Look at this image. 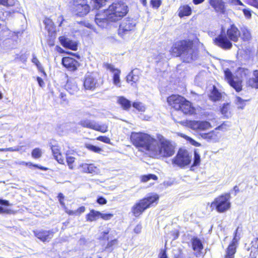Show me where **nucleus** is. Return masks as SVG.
<instances>
[{
	"mask_svg": "<svg viewBox=\"0 0 258 258\" xmlns=\"http://www.w3.org/2000/svg\"><path fill=\"white\" fill-rule=\"evenodd\" d=\"M241 37V32L239 28L232 24L227 28L226 32H221L213 42L215 45L224 50H229L233 46L232 42H237Z\"/></svg>",
	"mask_w": 258,
	"mask_h": 258,
	"instance_id": "obj_1",
	"label": "nucleus"
},
{
	"mask_svg": "<svg viewBox=\"0 0 258 258\" xmlns=\"http://www.w3.org/2000/svg\"><path fill=\"white\" fill-rule=\"evenodd\" d=\"M195 44L192 39H181L174 42L169 50L174 57L182 56L185 58L193 59Z\"/></svg>",
	"mask_w": 258,
	"mask_h": 258,
	"instance_id": "obj_2",
	"label": "nucleus"
},
{
	"mask_svg": "<svg viewBox=\"0 0 258 258\" xmlns=\"http://www.w3.org/2000/svg\"><path fill=\"white\" fill-rule=\"evenodd\" d=\"M167 102L169 106L184 115H195L197 114V109L192 103L181 95L172 94L167 98Z\"/></svg>",
	"mask_w": 258,
	"mask_h": 258,
	"instance_id": "obj_3",
	"label": "nucleus"
},
{
	"mask_svg": "<svg viewBox=\"0 0 258 258\" xmlns=\"http://www.w3.org/2000/svg\"><path fill=\"white\" fill-rule=\"evenodd\" d=\"M130 142L139 151L147 152L150 155L156 139L143 132H132Z\"/></svg>",
	"mask_w": 258,
	"mask_h": 258,
	"instance_id": "obj_4",
	"label": "nucleus"
},
{
	"mask_svg": "<svg viewBox=\"0 0 258 258\" xmlns=\"http://www.w3.org/2000/svg\"><path fill=\"white\" fill-rule=\"evenodd\" d=\"M175 153V148L169 140L161 138L153 146L150 156L159 159L161 158H169Z\"/></svg>",
	"mask_w": 258,
	"mask_h": 258,
	"instance_id": "obj_5",
	"label": "nucleus"
},
{
	"mask_svg": "<svg viewBox=\"0 0 258 258\" xmlns=\"http://www.w3.org/2000/svg\"><path fill=\"white\" fill-rule=\"evenodd\" d=\"M159 196L157 194H151L135 203L131 208V213L135 217L139 218L148 209L157 205Z\"/></svg>",
	"mask_w": 258,
	"mask_h": 258,
	"instance_id": "obj_6",
	"label": "nucleus"
},
{
	"mask_svg": "<svg viewBox=\"0 0 258 258\" xmlns=\"http://www.w3.org/2000/svg\"><path fill=\"white\" fill-rule=\"evenodd\" d=\"M239 77L241 79H234V76L229 69L224 70V78L229 85L232 87L237 92H239L242 90V79H247L250 75V71L244 68H239L238 70Z\"/></svg>",
	"mask_w": 258,
	"mask_h": 258,
	"instance_id": "obj_7",
	"label": "nucleus"
},
{
	"mask_svg": "<svg viewBox=\"0 0 258 258\" xmlns=\"http://www.w3.org/2000/svg\"><path fill=\"white\" fill-rule=\"evenodd\" d=\"M128 12V7L121 2L113 3L108 8L104 10V13H108L109 17L113 22H116L122 19Z\"/></svg>",
	"mask_w": 258,
	"mask_h": 258,
	"instance_id": "obj_8",
	"label": "nucleus"
},
{
	"mask_svg": "<svg viewBox=\"0 0 258 258\" xmlns=\"http://www.w3.org/2000/svg\"><path fill=\"white\" fill-rule=\"evenodd\" d=\"M230 194L225 193L216 197L210 203V207L212 211H216L218 213H224L229 210L231 207Z\"/></svg>",
	"mask_w": 258,
	"mask_h": 258,
	"instance_id": "obj_9",
	"label": "nucleus"
},
{
	"mask_svg": "<svg viewBox=\"0 0 258 258\" xmlns=\"http://www.w3.org/2000/svg\"><path fill=\"white\" fill-rule=\"evenodd\" d=\"M71 13L78 17H83L91 11L88 0H71L70 2Z\"/></svg>",
	"mask_w": 258,
	"mask_h": 258,
	"instance_id": "obj_10",
	"label": "nucleus"
},
{
	"mask_svg": "<svg viewBox=\"0 0 258 258\" xmlns=\"http://www.w3.org/2000/svg\"><path fill=\"white\" fill-rule=\"evenodd\" d=\"M171 116L175 122H179L182 125L185 124L194 131H203L212 127L210 122L206 120H186L185 121H182L179 120L176 114L172 113Z\"/></svg>",
	"mask_w": 258,
	"mask_h": 258,
	"instance_id": "obj_11",
	"label": "nucleus"
},
{
	"mask_svg": "<svg viewBox=\"0 0 258 258\" xmlns=\"http://www.w3.org/2000/svg\"><path fill=\"white\" fill-rule=\"evenodd\" d=\"M227 121H224L220 125L214 128V130L207 133H202L201 137L209 142H217L222 136L220 132H223L226 131L228 127Z\"/></svg>",
	"mask_w": 258,
	"mask_h": 258,
	"instance_id": "obj_12",
	"label": "nucleus"
},
{
	"mask_svg": "<svg viewBox=\"0 0 258 258\" xmlns=\"http://www.w3.org/2000/svg\"><path fill=\"white\" fill-rule=\"evenodd\" d=\"M172 163L183 168L189 165L191 161V157L188 152L185 149H179L176 155L172 158Z\"/></svg>",
	"mask_w": 258,
	"mask_h": 258,
	"instance_id": "obj_13",
	"label": "nucleus"
},
{
	"mask_svg": "<svg viewBox=\"0 0 258 258\" xmlns=\"http://www.w3.org/2000/svg\"><path fill=\"white\" fill-rule=\"evenodd\" d=\"M103 83V78L97 77L92 73L85 75L83 79V86L85 90L94 91L102 85Z\"/></svg>",
	"mask_w": 258,
	"mask_h": 258,
	"instance_id": "obj_14",
	"label": "nucleus"
},
{
	"mask_svg": "<svg viewBox=\"0 0 258 258\" xmlns=\"http://www.w3.org/2000/svg\"><path fill=\"white\" fill-rule=\"evenodd\" d=\"M79 124L83 127L90 128L101 133H105L108 131V124L106 123L99 124L94 120L83 119L80 121Z\"/></svg>",
	"mask_w": 258,
	"mask_h": 258,
	"instance_id": "obj_15",
	"label": "nucleus"
},
{
	"mask_svg": "<svg viewBox=\"0 0 258 258\" xmlns=\"http://www.w3.org/2000/svg\"><path fill=\"white\" fill-rule=\"evenodd\" d=\"M136 23L133 19L126 18L120 24L118 29V34L123 37L135 29Z\"/></svg>",
	"mask_w": 258,
	"mask_h": 258,
	"instance_id": "obj_16",
	"label": "nucleus"
},
{
	"mask_svg": "<svg viewBox=\"0 0 258 258\" xmlns=\"http://www.w3.org/2000/svg\"><path fill=\"white\" fill-rule=\"evenodd\" d=\"M62 66L68 71L74 72L80 66V62L72 56H64L61 59Z\"/></svg>",
	"mask_w": 258,
	"mask_h": 258,
	"instance_id": "obj_17",
	"label": "nucleus"
},
{
	"mask_svg": "<svg viewBox=\"0 0 258 258\" xmlns=\"http://www.w3.org/2000/svg\"><path fill=\"white\" fill-rule=\"evenodd\" d=\"M191 247L194 254L196 257L203 256L204 245L201 240L198 237L194 236L190 240Z\"/></svg>",
	"mask_w": 258,
	"mask_h": 258,
	"instance_id": "obj_18",
	"label": "nucleus"
},
{
	"mask_svg": "<svg viewBox=\"0 0 258 258\" xmlns=\"http://www.w3.org/2000/svg\"><path fill=\"white\" fill-rule=\"evenodd\" d=\"M33 233L41 241L48 242L53 238L54 233L52 230L36 229L33 231Z\"/></svg>",
	"mask_w": 258,
	"mask_h": 258,
	"instance_id": "obj_19",
	"label": "nucleus"
},
{
	"mask_svg": "<svg viewBox=\"0 0 258 258\" xmlns=\"http://www.w3.org/2000/svg\"><path fill=\"white\" fill-rule=\"evenodd\" d=\"M103 67L107 70L110 71L113 73L112 75V82L114 85L120 87V76L121 71L119 69L115 68L113 64L109 63H104Z\"/></svg>",
	"mask_w": 258,
	"mask_h": 258,
	"instance_id": "obj_20",
	"label": "nucleus"
},
{
	"mask_svg": "<svg viewBox=\"0 0 258 258\" xmlns=\"http://www.w3.org/2000/svg\"><path fill=\"white\" fill-rule=\"evenodd\" d=\"M209 3L216 13L220 14L226 13L225 3L223 0H209Z\"/></svg>",
	"mask_w": 258,
	"mask_h": 258,
	"instance_id": "obj_21",
	"label": "nucleus"
},
{
	"mask_svg": "<svg viewBox=\"0 0 258 258\" xmlns=\"http://www.w3.org/2000/svg\"><path fill=\"white\" fill-rule=\"evenodd\" d=\"M105 14H97L95 17L96 23L101 27L106 26L109 23L113 22L112 21L109 19V15L108 13H104Z\"/></svg>",
	"mask_w": 258,
	"mask_h": 258,
	"instance_id": "obj_22",
	"label": "nucleus"
},
{
	"mask_svg": "<svg viewBox=\"0 0 258 258\" xmlns=\"http://www.w3.org/2000/svg\"><path fill=\"white\" fill-rule=\"evenodd\" d=\"M58 40L63 47L75 51L77 50L78 46L77 43L66 38L65 36H61L59 37Z\"/></svg>",
	"mask_w": 258,
	"mask_h": 258,
	"instance_id": "obj_23",
	"label": "nucleus"
},
{
	"mask_svg": "<svg viewBox=\"0 0 258 258\" xmlns=\"http://www.w3.org/2000/svg\"><path fill=\"white\" fill-rule=\"evenodd\" d=\"M238 245L230 242L225 249L223 258H235Z\"/></svg>",
	"mask_w": 258,
	"mask_h": 258,
	"instance_id": "obj_24",
	"label": "nucleus"
},
{
	"mask_svg": "<svg viewBox=\"0 0 258 258\" xmlns=\"http://www.w3.org/2000/svg\"><path fill=\"white\" fill-rule=\"evenodd\" d=\"M51 149L54 159L60 164H64V159L61 152L60 148L58 146L53 145Z\"/></svg>",
	"mask_w": 258,
	"mask_h": 258,
	"instance_id": "obj_25",
	"label": "nucleus"
},
{
	"mask_svg": "<svg viewBox=\"0 0 258 258\" xmlns=\"http://www.w3.org/2000/svg\"><path fill=\"white\" fill-rule=\"evenodd\" d=\"M126 82L134 86L137 84L140 79V74L137 69L132 70L126 77Z\"/></svg>",
	"mask_w": 258,
	"mask_h": 258,
	"instance_id": "obj_26",
	"label": "nucleus"
},
{
	"mask_svg": "<svg viewBox=\"0 0 258 258\" xmlns=\"http://www.w3.org/2000/svg\"><path fill=\"white\" fill-rule=\"evenodd\" d=\"M192 12L191 8L187 4L180 5L177 11L178 16L180 18L190 16Z\"/></svg>",
	"mask_w": 258,
	"mask_h": 258,
	"instance_id": "obj_27",
	"label": "nucleus"
},
{
	"mask_svg": "<svg viewBox=\"0 0 258 258\" xmlns=\"http://www.w3.org/2000/svg\"><path fill=\"white\" fill-rule=\"evenodd\" d=\"M117 102L121 108L125 111H128L132 107L131 101L123 96L118 97Z\"/></svg>",
	"mask_w": 258,
	"mask_h": 258,
	"instance_id": "obj_28",
	"label": "nucleus"
},
{
	"mask_svg": "<svg viewBox=\"0 0 258 258\" xmlns=\"http://www.w3.org/2000/svg\"><path fill=\"white\" fill-rule=\"evenodd\" d=\"M44 24L45 25V29L50 34H55V26L52 20L49 17H45L43 21Z\"/></svg>",
	"mask_w": 258,
	"mask_h": 258,
	"instance_id": "obj_29",
	"label": "nucleus"
},
{
	"mask_svg": "<svg viewBox=\"0 0 258 258\" xmlns=\"http://www.w3.org/2000/svg\"><path fill=\"white\" fill-rule=\"evenodd\" d=\"M100 217V211L91 209L90 212L86 215V220L87 222H93L97 220Z\"/></svg>",
	"mask_w": 258,
	"mask_h": 258,
	"instance_id": "obj_30",
	"label": "nucleus"
},
{
	"mask_svg": "<svg viewBox=\"0 0 258 258\" xmlns=\"http://www.w3.org/2000/svg\"><path fill=\"white\" fill-rule=\"evenodd\" d=\"M220 112L224 118H229L232 115V110L230 103H224L220 108Z\"/></svg>",
	"mask_w": 258,
	"mask_h": 258,
	"instance_id": "obj_31",
	"label": "nucleus"
},
{
	"mask_svg": "<svg viewBox=\"0 0 258 258\" xmlns=\"http://www.w3.org/2000/svg\"><path fill=\"white\" fill-rule=\"evenodd\" d=\"M64 155L67 164L69 169H74L75 166V157L72 155V154L69 151H67Z\"/></svg>",
	"mask_w": 258,
	"mask_h": 258,
	"instance_id": "obj_32",
	"label": "nucleus"
},
{
	"mask_svg": "<svg viewBox=\"0 0 258 258\" xmlns=\"http://www.w3.org/2000/svg\"><path fill=\"white\" fill-rule=\"evenodd\" d=\"M209 98L211 100L214 102L219 101L222 98L221 93L214 85L212 87V89L209 95Z\"/></svg>",
	"mask_w": 258,
	"mask_h": 258,
	"instance_id": "obj_33",
	"label": "nucleus"
},
{
	"mask_svg": "<svg viewBox=\"0 0 258 258\" xmlns=\"http://www.w3.org/2000/svg\"><path fill=\"white\" fill-rule=\"evenodd\" d=\"M241 38L243 41H249L251 39V34L249 30L246 27L240 28Z\"/></svg>",
	"mask_w": 258,
	"mask_h": 258,
	"instance_id": "obj_34",
	"label": "nucleus"
},
{
	"mask_svg": "<svg viewBox=\"0 0 258 258\" xmlns=\"http://www.w3.org/2000/svg\"><path fill=\"white\" fill-rule=\"evenodd\" d=\"M80 166L82 171L85 173H92L97 170V167L93 164L82 163Z\"/></svg>",
	"mask_w": 258,
	"mask_h": 258,
	"instance_id": "obj_35",
	"label": "nucleus"
},
{
	"mask_svg": "<svg viewBox=\"0 0 258 258\" xmlns=\"http://www.w3.org/2000/svg\"><path fill=\"white\" fill-rule=\"evenodd\" d=\"M253 78L248 79L246 82L247 85L252 88L258 89V70L253 71Z\"/></svg>",
	"mask_w": 258,
	"mask_h": 258,
	"instance_id": "obj_36",
	"label": "nucleus"
},
{
	"mask_svg": "<svg viewBox=\"0 0 258 258\" xmlns=\"http://www.w3.org/2000/svg\"><path fill=\"white\" fill-rule=\"evenodd\" d=\"M66 90L71 94H73L79 90L78 85L76 82L68 81L66 84Z\"/></svg>",
	"mask_w": 258,
	"mask_h": 258,
	"instance_id": "obj_37",
	"label": "nucleus"
},
{
	"mask_svg": "<svg viewBox=\"0 0 258 258\" xmlns=\"http://www.w3.org/2000/svg\"><path fill=\"white\" fill-rule=\"evenodd\" d=\"M64 208L65 209V212L69 216H80L81 214L83 213L86 210V208L83 206L79 207L75 211L68 210L66 207Z\"/></svg>",
	"mask_w": 258,
	"mask_h": 258,
	"instance_id": "obj_38",
	"label": "nucleus"
},
{
	"mask_svg": "<svg viewBox=\"0 0 258 258\" xmlns=\"http://www.w3.org/2000/svg\"><path fill=\"white\" fill-rule=\"evenodd\" d=\"M242 231V227L238 226L235 230L233 234V237L232 240L230 242L236 244H239V241L240 239V234Z\"/></svg>",
	"mask_w": 258,
	"mask_h": 258,
	"instance_id": "obj_39",
	"label": "nucleus"
},
{
	"mask_svg": "<svg viewBox=\"0 0 258 258\" xmlns=\"http://www.w3.org/2000/svg\"><path fill=\"white\" fill-rule=\"evenodd\" d=\"M9 206L10 203L8 201L0 199V214H10V210L4 208Z\"/></svg>",
	"mask_w": 258,
	"mask_h": 258,
	"instance_id": "obj_40",
	"label": "nucleus"
},
{
	"mask_svg": "<svg viewBox=\"0 0 258 258\" xmlns=\"http://www.w3.org/2000/svg\"><path fill=\"white\" fill-rule=\"evenodd\" d=\"M132 106L140 112H144L146 110V106L142 102L139 101L134 102L132 104Z\"/></svg>",
	"mask_w": 258,
	"mask_h": 258,
	"instance_id": "obj_41",
	"label": "nucleus"
},
{
	"mask_svg": "<svg viewBox=\"0 0 258 258\" xmlns=\"http://www.w3.org/2000/svg\"><path fill=\"white\" fill-rule=\"evenodd\" d=\"M152 179L154 180H157L158 177L154 174H148L146 175H143L140 177V180L142 182H146L149 180Z\"/></svg>",
	"mask_w": 258,
	"mask_h": 258,
	"instance_id": "obj_42",
	"label": "nucleus"
},
{
	"mask_svg": "<svg viewBox=\"0 0 258 258\" xmlns=\"http://www.w3.org/2000/svg\"><path fill=\"white\" fill-rule=\"evenodd\" d=\"M32 62L33 63H34L37 67L38 70L41 72L42 73V74L45 76L46 77V73L45 72L42 66H41L40 62H39V61L38 60V59H37V57L35 55H33V57L32 58V60H31Z\"/></svg>",
	"mask_w": 258,
	"mask_h": 258,
	"instance_id": "obj_43",
	"label": "nucleus"
},
{
	"mask_svg": "<svg viewBox=\"0 0 258 258\" xmlns=\"http://www.w3.org/2000/svg\"><path fill=\"white\" fill-rule=\"evenodd\" d=\"M85 147L89 151L95 153H100L103 151L101 148L90 144H86Z\"/></svg>",
	"mask_w": 258,
	"mask_h": 258,
	"instance_id": "obj_44",
	"label": "nucleus"
},
{
	"mask_svg": "<svg viewBox=\"0 0 258 258\" xmlns=\"http://www.w3.org/2000/svg\"><path fill=\"white\" fill-rule=\"evenodd\" d=\"M93 3V9L98 10L104 7L106 2V0H92Z\"/></svg>",
	"mask_w": 258,
	"mask_h": 258,
	"instance_id": "obj_45",
	"label": "nucleus"
},
{
	"mask_svg": "<svg viewBox=\"0 0 258 258\" xmlns=\"http://www.w3.org/2000/svg\"><path fill=\"white\" fill-rule=\"evenodd\" d=\"M31 156L33 159H37L40 158L42 156V152L39 148H35L31 151Z\"/></svg>",
	"mask_w": 258,
	"mask_h": 258,
	"instance_id": "obj_46",
	"label": "nucleus"
},
{
	"mask_svg": "<svg viewBox=\"0 0 258 258\" xmlns=\"http://www.w3.org/2000/svg\"><path fill=\"white\" fill-rule=\"evenodd\" d=\"M21 165H25L26 166H28L30 168L31 167H35L36 168H38L39 169L43 170V171H47L48 170V168L42 166L38 165V164H33L31 162H22L20 163Z\"/></svg>",
	"mask_w": 258,
	"mask_h": 258,
	"instance_id": "obj_47",
	"label": "nucleus"
},
{
	"mask_svg": "<svg viewBox=\"0 0 258 258\" xmlns=\"http://www.w3.org/2000/svg\"><path fill=\"white\" fill-rule=\"evenodd\" d=\"M17 2V0H0V5L6 7H12L14 6Z\"/></svg>",
	"mask_w": 258,
	"mask_h": 258,
	"instance_id": "obj_48",
	"label": "nucleus"
},
{
	"mask_svg": "<svg viewBox=\"0 0 258 258\" xmlns=\"http://www.w3.org/2000/svg\"><path fill=\"white\" fill-rule=\"evenodd\" d=\"M201 163V157L199 154L197 152H194V161L191 167L198 166L200 165Z\"/></svg>",
	"mask_w": 258,
	"mask_h": 258,
	"instance_id": "obj_49",
	"label": "nucleus"
},
{
	"mask_svg": "<svg viewBox=\"0 0 258 258\" xmlns=\"http://www.w3.org/2000/svg\"><path fill=\"white\" fill-rule=\"evenodd\" d=\"M250 99L243 100L241 97L237 96L236 97V103L240 105L239 108L243 109L245 106V102L249 101Z\"/></svg>",
	"mask_w": 258,
	"mask_h": 258,
	"instance_id": "obj_50",
	"label": "nucleus"
},
{
	"mask_svg": "<svg viewBox=\"0 0 258 258\" xmlns=\"http://www.w3.org/2000/svg\"><path fill=\"white\" fill-rule=\"evenodd\" d=\"M161 4V0H150V5L153 9H158Z\"/></svg>",
	"mask_w": 258,
	"mask_h": 258,
	"instance_id": "obj_51",
	"label": "nucleus"
},
{
	"mask_svg": "<svg viewBox=\"0 0 258 258\" xmlns=\"http://www.w3.org/2000/svg\"><path fill=\"white\" fill-rule=\"evenodd\" d=\"M113 216L112 213H102L100 212V217L102 219L107 221L111 219Z\"/></svg>",
	"mask_w": 258,
	"mask_h": 258,
	"instance_id": "obj_52",
	"label": "nucleus"
},
{
	"mask_svg": "<svg viewBox=\"0 0 258 258\" xmlns=\"http://www.w3.org/2000/svg\"><path fill=\"white\" fill-rule=\"evenodd\" d=\"M96 140L106 144H110L111 143L110 139H109V138L105 136H98L96 138Z\"/></svg>",
	"mask_w": 258,
	"mask_h": 258,
	"instance_id": "obj_53",
	"label": "nucleus"
},
{
	"mask_svg": "<svg viewBox=\"0 0 258 258\" xmlns=\"http://www.w3.org/2000/svg\"><path fill=\"white\" fill-rule=\"evenodd\" d=\"M183 138L186 139L187 141H189V143L196 146V147H199L201 146V144L195 141L194 139H192L191 138L188 137L187 136H184Z\"/></svg>",
	"mask_w": 258,
	"mask_h": 258,
	"instance_id": "obj_54",
	"label": "nucleus"
},
{
	"mask_svg": "<svg viewBox=\"0 0 258 258\" xmlns=\"http://www.w3.org/2000/svg\"><path fill=\"white\" fill-rule=\"evenodd\" d=\"M245 3L258 10V0H245Z\"/></svg>",
	"mask_w": 258,
	"mask_h": 258,
	"instance_id": "obj_55",
	"label": "nucleus"
},
{
	"mask_svg": "<svg viewBox=\"0 0 258 258\" xmlns=\"http://www.w3.org/2000/svg\"><path fill=\"white\" fill-rule=\"evenodd\" d=\"M158 258H168L167 253L166 247L160 250V252L158 254Z\"/></svg>",
	"mask_w": 258,
	"mask_h": 258,
	"instance_id": "obj_56",
	"label": "nucleus"
},
{
	"mask_svg": "<svg viewBox=\"0 0 258 258\" xmlns=\"http://www.w3.org/2000/svg\"><path fill=\"white\" fill-rule=\"evenodd\" d=\"M57 198L61 206L63 208L65 207L66 205L64 202V196L63 195L61 192L58 193L57 195Z\"/></svg>",
	"mask_w": 258,
	"mask_h": 258,
	"instance_id": "obj_57",
	"label": "nucleus"
},
{
	"mask_svg": "<svg viewBox=\"0 0 258 258\" xmlns=\"http://www.w3.org/2000/svg\"><path fill=\"white\" fill-rule=\"evenodd\" d=\"M242 12L245 17L247 19H250L251 17V11L249 9H243Z\"/></svg>",
	"mask_w": 258,
	"mask_h": 258,
	"instance_id": "obj_58",
	"label": "nucleus"
},
{
	"mask_svg": "<svg viewBox=\"0 0 258 258\" xmlns=\"http://www.w3.org/2000/svg\"><path fill=\"white\" fill-rule=\"evenodd\" d=\"M251 249H256L258 248V237L255 238L253 239L251 242Z\"/></svg>",
	"mask_w": 258,
	"mask_h": 258,
	"instance_id": "obj_59",
	"label": "nucleus"
},
{
	"mask_svg": "<svg viewBox=\"0 0 258 258\" xmlns=\"http://www.w3.org/2000/svg\"><path fill=\"white\" fill-rule=\"evenodd\" d=\"M228 3L230 4L235 6H244V4L242 3L240 0H228Z\"/></svg>",
	"mask_w": 258,
	"mask_h": 258,
	"instance_id": "obj_60",
	"label": "nucleus"
},
{
	"mask_svg": "<svg viewBox=\"0 0 258 258\" xmlns=\"http://www.w3.org/2000/svg\"><path fill=\"white\" fill-rule=\"evenodd\" d=\"M96 202L100 205H105L107 203V200L106 199L102 196L98 197L97 199Z\"/></svg>",
	"mask_w": 258,
	"mask_h": 258,
	"instance_id": "obj_61",
	"label": "nucleus"
},
{
	"mask_svg": "<svg viewBox=\"0 0 258 258\" xmlns=\"http://www.w3.org/2000/svg\"><path fill=\"white\" fill-rule=\"evenodd\" d=\"M142 229V226L141 223L138 224L134 229V232L136 234H140Z\"/></svg>",
	"mask_w": 258,
	"mask_h": 258,
	"instance_id": "obj_62",
	"label": "nucleus"
},
{
	"mask_svg": "<svg viewBox=\"0 0 258 258\" xmlns=\"http://www.w3.org/2000/svg\"><path fill=\"white\" fill-rule=\"evenodd\" d=\"M78 23L82 26H84L90 29H93V25L91 23L87 22L86 21H80Z\"/></svg>",
	"mask_w": 258,
	"mask_h": 258,
	"instance_id": "obj_63",
	"label": "nucleus"
},
{
	"mask_svg": "<svg viewBox=\"0 0 258 258\" xmlns=\"http://www.w3.org/2000/svg\"><path fill=\"white\" fill-rule=\"evenodd\" d=\"M257 255V250L256 249H251L249 258H256Z\"/></svg>",
	"mask_w": 258,
	"mask_h": 258,
	"instance_id": "obj_64",
	"label": "nucleus"
}]
</instances>
